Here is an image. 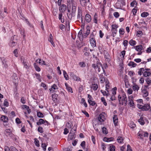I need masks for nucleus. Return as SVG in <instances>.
<instances>
[{"mask_svg":"<svg viewBox=\"0 0 151 151\" xmlns=\"http://www.w3.org/2000/svg\"><path fill=\"white\" fill-rule=\"evenodd\" d=\"M65 85L68 91L71 93H72L73 91L72 88L68 86V85L67 83H65Z\"/></svg>","mask_w":151,"mask_h":151,"instance_id":"aec40b11","label":"nucleus"},{"mask_svg":"<svg viewBox=\"0 0 151 151\" xmlns=\"http://www.w3.org/2000/svg\"><path fill=\"white\" fill-rule=\"evenodd\" d=\"M129 43L131 46H134L136 44V42L134 40H131L129 41Z\"/></svg>","mask_w":151,"mask_h":151,"instance_id":"cd10ccee","label":"nucleus"},{"mask_svg":"<svg viewBox=\"0 0 151 151\" xmlns=\"http://www.w3.org/2000/svg\"><path fill=\"white\" fill-rule=\"evenodd\" d=\"M103 73H102L101 74H100V79L101 83H103L105 80V78L103 76Z\"/></svg>","mask_w":151,"mask_h":151,"instance_id":"4468645a","label":"nucleus"},{"mask_svg":"<svg viewBox=\"0 0 151 151\" xmlns=\"http://www.w3.org/2000/svg\"><path fill=\"white\" fill-rule=\"evenodd\" d=\"M36 77L37 79H38L40 82L41 81V79L40 78V74H35Z\"/></svg>","mask_w":151,"mask_h":151,"instance_id":"6e6d98bb","label":"nucleus"},{"mask_svg":"<svg viewBox=\"0 0 151 151\" xmlns=\"http://www.w3.org/2000/svg\"><path fill=\"white\" fill-rule=\"evenodd\" d=\"M129 105L130 106L133 107L134 105V103L133 102V101L131 99V100L130 99H129Z\"/></svg>","mask_w":151,"mask_h":151,"instance_id":"473e14b6","label":"nucleus"},{"mask_svg":"<svg viewBox=\"0 0 151 151\" xmlns=\"http://www.w3.org/2000/svg\"><path fill=\"white\" fill-rule=\"evenodd\" d=\"M98 119L99 121L101 122H102L105 120V119L104 115L102 114H101L99 115Z\"/></svg>","mask_w":151,"mask_h":151,"instance_id":"0eeeda50","label":"nucleus"},{"mask_svg":"<svg viewBox=\"0 0 151 151\" xmlns=\"http://www.w3.org/2000/svg\"><path fill=\"white\" fill-rule=\"evenodd\" d=\"M52 88L54 90H57L58 89V88L56 85L55 84H54L52 86H51Z\"/></svg>","mask_w":151,"mask_h":151,"instance_id":"13d9d810","label":"nucleus"},{"mask_svg":"<svg viewBox=\"0 0 151 151\" xmlns=\"http://www.w3.org/2000/svg\"><path fill=\"white\" fill-rule=\"evenodd\" d=\"M109 24V22L108 21H105L103 23V25L105 27L106 29L108 28V25Z\"/></svg>","mask_w":151,"mask_h":151,"instance_id":"a878e982","label":"nucleus"},{"mask_svg":"<svg viewBox=\"0 0 151 151\" xmlns=\"http://www.w3.org/2000/svg\"><path fill=\"white\" fill-rule=\"evenodd\" d=\"M82 34V31L81 30L79 32L78 34V36L79 37V38H80L81 37H83V35Z\"/></svg>","mask_w":151,"mask_h":151,"instance_id":"5fc2aeb1","label":"nucleus"},{"mask_svg":"<svg viewBox=\"0 0 151 151\" xmlns=\"http://www.w3.org/2000/svg\"><path fill=\"white\" fill-rule=\"evenodd\" d=\"M113 139H114L112 137H110L109 138H107L105 137V139H106V141H107V142H109L111 141H112L113 140Z\"/></svg>","mask_w":151,"mask_h":151,"instance_id":"603ef678","label":"nucleus"},{"mask_svg":"<svg viewBox=\"0 0 151 151\" xmlns=\"http://www.w3.org/2000/svg\"><path fill=\"white\" fill-rule=\"evenodd\" d=\"M97 15L95 14L94 16V22L96 23H97Z\"/></svg>","mask_w":151,"mask_h":151,"instance_id":"a18cd8bd","label":"nucleus"},{"mask_svg":"<svg viewBox=\"0 0 151 151\" xmlns=\"http://www.w3.org/2000/svg\"><path fill=\"white\" fill-rule=\"evenodd\" d=\"M71 11L72 14L74 15L76 11V5L74 1H72L71 3Z\"/></svg>","mask_w":151,"mask_h":151,"instance_id":"7ed1b4c3","label":"nucleus"},{"mask_svg":"<svg viewBox=\"0 0 151 151\" xmlns=\"http://www.w3.org/2000/svg\"><path fill=\"white\" fill-rule=\"evenodd\" d=\"M101 92L102 93L104 96H106L107 97L109 95V94L108 92L107 93L106 91H104L102 90H101Z\"/></svg>","mask_w":151,"mask_h":151,"instance_id":"e433bc0d","label":"nucleus"},{"mask_svg":"<svg viewBox=\"0 0 151 151\" xmlns=\"http://www.w3.org/2000/svg\"><path fill=\"white\" fill-rule=\"evenodd\" d=\"M138 121L142 125H143L145 124V122L142 117H140V118L138 119Z\"/></svg>","mask_w":151,"mask_h":151,"instance_id":"7c9ffc66","label":"nucleus"},{"mask_svg":"<svg viewBox=\"0 0 151 151\" xmlns=\"http://www.w3.org/2000/svg\"><path fill=\"white\" fill-rule=\"evenodd\" d=\"M150 108V106L148 104L145 105L144 106H142V109L143 110L145 111H147Z\"/></svg>","mask_w":151,"mask_h":151,"instance_id":"a211bd4d","label":"nucleus"},{"mask_svg":"<svg viewBox=\"0 0 151 151\" xmlns=\"http://www.w3.org/2000/svg\"><path fill=\"white\" fill-rule=\"evenodd\" d=\"M138 136L140 138L142 139L143 138V136H144L143 133H138Z\"/></svg>","mask_w":151,"mask_h":151,"instance_id":"bf43d9fd","label":"nucleus"},{"mask_svg":"<svg viewBox=\"0 0 151 151\" xmlns=\"http://www.w3.org/2000/svg\"><path fill=\"white\" fill-rule=\"evenodd\" d=\"M118 98L119 103L120 105H123L125 104V106L127 105V99L125 93L123 94L121 96L119 95Z\"/></svg>","mask_w":151,"mask_h":151,"instance_id":"f03ea898","label":"nucleus"},{"mask_svg":"<svg viewBox=\"0 0 151 151\" xmlns=\"http://www.w3.org/2000/svg\"><path fill=\"white\" fill-rule=\"evenodd\" d=\"M34 65L35 68V69H36V70L38 72H39L40 71V68L39 67H38L37 66L36 63H34Z\"/></svg>","mask_w":151,"mask_h":151,"instance_id":"58836bf2","label":"nucleus"},{"mask_svg":"<svg viewBox=\"0 0 151 151\" xmlns=\"http://www.w3.org/2000/svg\"><path fill=\"white\" fill-rule=\"evenodd\" d=\"M88 102L89 104L92 106H94L96 104V103L94 101H92L91 100L88 99Z\"/></svg>","mask_w":151,"mask_h":151,"instance_id":"f704fd0d","label":"nucleus"},{"mask_svg":"<svg viewBox=\"0 0 151 151\" xmlns=\"http://www.w3.org/2000/svg\"><path fill=\"white\" fill-rule=\"evenodd\" d=\"M1 120L4 122H7L8 120V118L5 116H1Z\"/></svg>","mask_w":151,"mask_h":151,"instance_id":"f8f14e48","label":"nucleus"},{"mask_svg":"<svg viewBox=\"0 0 151 151\" xmlns=\"http://www.w3.org/2000/svg\"><path fill=\"white\" fill-rule=\"evenodd\" d=\"M149 15L148 13L147 12H143L141 14V16L143 17H146Z\"/></svg>","mask_w":151,"mask_h":151,"instance_id":"2f4dec72","label":"nucleus"},{"mask_svg":"<svg viewBox=\"0 0 151 151\" xmlns=\"http://www.w3.org/2000/svg\"><path fill=\"white\" fill-rule=\"evenodd\" d=\"M129 66H132V67H134L137 65V64L134 62L131 61L129 62L128 64Z\"/></svg>","mask_w":151,"mask_h":151,"instance_id":"393cba45","label":"nucleus"},{"mask_svg":"<svg viewBox=\"0 0 151 151\" xmlns=\"http://www.w3.org/2000/svg\"><path fill=\"white\" fill-rule=\"evenodd\" d=\"M151 75V73L147 71H144L143 73V75L145 77H148Z\"/></svg>","mask_w":151,"mask_h":151,"instance_id":"dca6fc26","label":"nucleus"},{"mask_svg":"<svg viewBox=\"0 0 151 151\" xmlns=\"http://www.w3.org/2000/svg\"><path fill=\"white\" fill-rule=\"evenodd\" d=\"M111 27H112V29H117L118 28V26L116 24H114L111 25Z\"/></svg>","mask_w":151,"mask_h":151,"instance_id":"0e129e2a","label":"nucleus"},{"mask_svg":"<svg viewBox=\"0 0 151 151\" xmlns=\"http://www.w3.org/2000/svg\"><path fill=\"white\" fill-rule=\"evenodd\" d=\"M82 112L87 117H89V114H88L85 111H82Z\"/></svg>","mask_w":151,"mask_h":151,"instance_id":"e2e57ef3","label":"nucleus"},{"mask_svg":"<svg viewBox=\"0 0 151 151\" xmlns=\"http://www.w3.org/2000/svg\"><path fill=\"white\" fill-rule=\"evenodd\" d=\"M63 75L64 76V77L65 78L66 80H68L69 79V78L68 77V75L67 74V73L66 71L65 70L63 71Z\"/></svg>","mask_w":151,"mask_h":151,"instance_id":"4c0bfd02","label":"nucleus"},{"mask_svg":"<svg viewBox=\"0 0 151 151\" xmlns=\"http://www.w3.org/2000/svg\"><path fill=\"white\" fill-rule=\"evenodd\" d=\"M45 123L44 120L42 119H40L39 120V122H37V124L38 125H40L42 124Z\"/></svg>","mask_w":151,"mask_h":151,"instance_id":"4be33fe9","label":"nucleus"},{"mask_svg":"<svg viewBox=\"0 0 151 151\" xmlns=\"http://www.w3.org/2000/svg\"><path fill=\"white\" fill-rule=\"evenodd\" d=\"M35 145L37 147L40 146L39 141L36 139H35Z\"/></svg>","mask_w":151,"mask_h":151,"instance_id":"09e8293b","label":"nucleus"},{"mask_svg":"<svg viewBox=\"0 0 151 151\" xmlns=\"http://www.w3.org/2000/svg\"><path fill=\"white\" fill-rule=\"evenodd\" d=\"M102 132L104 134H107L108 132L106 128L104 127H103L102 128Z\"/></svg>","mask_w":151,"mask_h":151,"instance_id":"79ce46f5","label":"nucleus"},{"mask_svg":"<svg viewBox=\"0 0 151 151\" xmlns=\"http://www.w3.org/2000/svg\"><path fill=\"white\" fill-rule=\"evenodd\" d=\"M96 34V32L95 31H93V32L91 33L90 36V38H94Z\"/></svg>","mask_w":151,"mask_h":151,"instance_id":"c9c22d12","label":"nucleus"},{"mask_svg":"<svg viewBox=\"0 0 151 151\" xmlns=\"http://www.w3.org/2000/svg\"><path fill=\"white\" fill-rule=\"evenodd\" d=\"M48 40L50 42H52L53 41V36L51 34H50V35L49 38L48 39Z\"/></svg>","mask_w":151,"mask_h":151,"instance_id":"49530a36","label":"nucleus"},{"mask_svg":"<svg viewBox=\"0 0 151 151\" xmlns=\"http://www.w3.org/2000/svg\"><path fill=\"white\" fill-rule=\"evenodd\" d=\"M119 32L120 35H123L124 32V29H120Z\"/></svg>","mask_w":151,"mask_h":151,"instance_id":"864d4df0","label":"nucleus"},{"mask_svg":"<svg viewBox=\"0 0 151 151\" xmlns=\"http://www.w3.org/2000/svg\"><path fill=\"white\" fill-rule=\"evenodd\" d=\"M145 71V69L143 68H141L139 69L138 72V74L139 76H141L142 73L143 74Z\"/></svg>","mask_w":151,"mask_h":151,"instance_id":"412c9836","label":"nucleus"},{"mask_svg":"<svg viewBox=\"0 0 151 151\" xmlns=\"http://www.w3.org/2000/svg\"><path fill=\"white\" fill-rule=\"evenodd\" d=\"M118 142L120 143H122L124 140V139L123 137H119L117 139Z\"/></svg>","mask_w":151,"mask_h":151,"instance_id":"72a5a7b5","label":"nucleus"},{"mask_svg":"<svg viewBox=\"0 0 151 151\" xmlns=\"http://www.w3.org/2000/svg\"><path fill=\"white\" fill-rule=\"evenodd\" d=\"M86 29L87 31L86 32V34L85 35H84V36H85V37H86L90 33V30L89 28V27H86Z\"/></svg>","mask_w":151,"mask_h":151,"instance_id":"a19ab883","label":"nucleus"},{"mask_svg":"<svg viewBox=\"0 0 151 151\" xmlns=\"http://www.w3.org/2000/svg\"><path fill=\"white\" fill-rule=\"evenodd\" d=\"M104 57L106 59H107L106 60L107 61V62H109L110 61V59H109L110 56L109 55L108 53H106Z\"/></svg>","mask_w":151,"mask_h":151,"instance_id":"ea45409f","label":"nucleus"},{"mask_svg":"<svg viewBox=\"0 0 151 151\" xmlns=\"http://www.w3.org/2000/svg\"><path fill=\"white\" fill-rule=\"evenodd\" d=\"M111 31L112 32V36L113 37H115L117 32V29H114L112 28L111 29Z\"/></svg>","mask_w":151,"mask_h":151,"instance_id":"b1692460","label":"nucleus"},{"mask_svg":"<svg viewBox=\"0 0 151 151\" xmlns=\"http://www.w3.org/2000/svg\"><path fill=\"white\" fill-rule=\"evenodd\" d=\"M114 15L116 18H118L119 16V13L117 12H115L114 13Z\"/></svg>","mask_w":151,"mask_h":151,"instance_id":"680f3d73","label":"nucleus"},{"mask_svg":"<svg viewBox=\"0 0 151 151\" xmlns=\"http://www.w3.org/2000/svg\"><path fill=\"white\" fill-rule=\"evenodd\" d=\"M37 115L38 117L39 118H43L44 115L40 111H37Z\"/></svg>","mask_w":151,"mask_h":151,"instance_id":"c85d7f7f","label":"nucleus"},{"mask_svg":"<svg viewBox=\"0 0 151 151\" xmlns=\"http://www.w3.org/2000/svg\"><path fill=\"white\" fill-rule=\"evenodd\" d=\"M132 88L134 91L136 90L137 91L139 89V87L137 84L135 83H134L133 84Z\"/></svg>","mask_w":151,"mask_h":151,"instance_id":"f3484780","label":"nucleus"},{"mask_svg":"<svg viewBox=\"0 0 151 151\" xmlns=\"http://www.w3.org/2000/svg\"><path fill=\"white\" fill-rule=\"evenodd\" d=\"M36 62L37 63H39L41 65H46L45 63V62L44 61L42 60L41 59H39L38 60H36Z\"/></svg>","mask_w":151,"mask_h":151,"instance_id":"6ab92c4d","label":"nucleus"},{"mask_svg":"<svg viewBox=\"0 0 151 151\" xmlns=\"http://www.w3.org/2000/svg\"><path fill=\"white\" fill-rule=\"evenodd\" d=\"M13 82L15 83H17L18 81V79L16 74H13Z\"/></svg>","mask_w":151,"mask_h":151,"instance_id":"1a4fd4ad","label":"nucleus"},{"mask_svg":"<svg viewBox=\"0 0 151 151\" xmlns=\"http://www.w3.org/2000/svg\"><path fill=\"white\" fill-rule=\"evenodd\" d=\"M127 151H132V150L131 149V147L129 145H127Z\"/></svg>","mask_w":151,"mask_h":151,"instance_id":"774afa93","label":"nucleus"},{"mask_svg":"<svg viewBox=\"0 0 151 151\" xmlns=\"http://www.w3.org/2000/svg\"><path fill=\"white\" fill-rule=\"evenodd\" d=\"M143 96L145 97H147L148 95L147 91L145 89H143L142 91Z\"/></svg>","mask_w":151,"mask_h":151,"instance_id":"ddd939ff","label":"nucleus"},{"mask_svg":"<svg viewBox=\"0 0 151 151\" xmlns=\"http://www.w3.org/2000/svg\"><path fill=\"white\" fill-rule=\"evenodd\" d=\"M90 42L91 46L92 47H95L96 46V42L94 38H90Z\"/></svg>","mask_w":151,"mask_h":151,"instance_id":"39448f33","label":"nucleus"},{"mask_svg":"<svg viewBox=\"0 0 151 151\" xmlns=\"http://www.w3.org/2000/svg\"><path fill=\"white\" fill-rule=\"evenodd\" d=\"M85 19L87 22H89L91 20V16L89 14H87L85 16Z\"/></svg>","mask_w":151,"mask_h":151,"instance_id":"9d476101","label":"nucleus"},{"mask_svg":"<svg viewBox=\"0 0 151 151\" xmlns=\"http://www.w3.org/2000/svg\"><path fill=\"white\" fill-rule=\"evenodd\" d=\"M66 9V6L64 4H62L60 7V10L62 12H65Z\"/></svg>","mask_w":151,"mask_h":151,"instance_id":"9b49d317","label":"nucleus"},{"mask_svg":"<svg viewBox=\"0 0 151 151\" xmlns=\"http://www.w3.org/2000/svg\"><path fill=\"white\" fill-rule=\"evenodd\" d=\"M82 12L81 10L78 8V14L77 16V19H81L82 21Z\"/></svg>","mask_w":151,"mask_h":151,"instance_id":"20e7f679","label":"nucleus"},{"mask_svg":"<svg viewBox=\"0 0 151 151\" xmlns=\"http://www.w3.org/2000/svg\"><path fill=\"white\" fill-rule=\"evenodd\" d=\"M38 131L40 133H42L43 132L42 128L41 127H39L37 129Z\"/></svg>","mask_w":151,"mask_h":151,"instance_id":"3c124183","label":"nucleus"},{"mask_svg":"<svg viewBox=\"0 0 151 151\" xmlns=\"http://www.w3.org/2000/svg\"><path fill=\"white\" fill-rule=\"evenodd\" d=\"M110 151H115V147L114 145H112L110 147Z\"/></svg>","mask_w":151,"mask_h":151,"instance_id":"052dcab7","label":"nucleus"},{"mask_svg":"<svg viewBox=\"0 0 151 151\" xmlns=\"http://www.w3.org/2000/svg\"><path fill=\"white\" fill-rule=\"evenodd\" d=\"M117 90V88L116 87H115L113 88L112 89V93L113 94V95H114L116 93V90Z\"/></svg>","mask_w":151,"mask_h":151,"instance_id":"de8ad7c7","label":"nucleus"},{"mask_svg":"<svg viewBox=\"0 0 151 151\" xmlns=\"http://www.w3.org/2000/svg\"><path fill=\"white\" fill-rule=\"evenodd\" d=\"M79 65L81 67H85L86 66L85 63L83 62H81L80 63H79Z\"/></svg>","mask_w":151,"mask_h":151,"instance_id":"8fccbe9b","label":"nucleus"},{"mask_svg":"<svg viewBox=\"0 0 151 151\" xmlns=\"http://www.w3.org/2000/svg\"><path fill=\"white\" fill-rule=\"evenodd\" d=\"M113 121L115 126L117 125L118 122V118L116 115H114L113 118Z\"/></svg>","mask_w":151,"mask_h":151,"instance_id":"6e6552de","label":"nucleus"},{"mask_svg":"<svg viewBox=\"0 0 151 151\" xmlns=\"http://www.w3.org/2000/svg\"><path fill=\"white\" fill-rule=\"evenodd\" d=\"M72 77L73 79L75 80L76 81H79L80 80V78L79 77L75 75H73Z\"/></svg>","mask_w":151,"mask_h":151,"instance_id":"c756f323","label":"nucleus"},{"mask_svg":"<svg viewBox=\"0 0 151 151\" xmlns=\"http://www.w3.org/2000/svg\"><path fill=\"white\" fill-rule=\"evenodd\" d=\"M16 45V43L15 42H14L12 41L10 43H9V45L10 46L13 47L15 46Z\"/></svg>","mask_w":151,"mask_h":151,"instance_id":"c03bdc74","label":"nucleus"},{"mask_svg":"<svg viewBox=\"0 0 151 151\" xmlns=\"http://www.w3.org/2000/svg\"><path fill=\"white\" fill-rule=\"evenodd\" d=\"M81 146L83 148L85 147V142L84 141H83L82 142L81 144Z\"/></svg>","mask_w":151,"mask_h":151,"instance_id":"338daca9","label":"nucleus"},{"mask_svg":"<svg viewBox=\"0 0 151 151\" xmlns=\"http://www.w3.org/2000/svg\"><path fill=\"white\" fill-rule=\"evenodd\" d=\"M101 101L103 102V104L104 105L106 106L107 105V104L105 100L104 97H101Z\"/></svg>","mask_w":151,"mask_h":151,"instance_id":"37998d69","label":"nucleus"},{"mask_svg":"<svg viewBox=\"0 0 151 151\" xmlns=\"http://www.w3.org/2000/svg\"><path fill=\"white\" fill-rule=\"evenodd\" d=\"M4 105L6 106H8L9 105V103L6 99H5L4 104Z\"/></svg>","mask_w":151,"mask_h":151,"instance_id":"4d7b16f0","label":"nucleus"},{"mask_svg":"<svg viewBox=\"0 0 151 151\" xmlns=\"http://www.w3.org/2000/svg\"><path fill=\"white\" fill-rule=\"evenodd\" d=\"M80 3L81 5L83 6H85L86 5L87 2L86 0H79Z\"/></svg>","mask_w":151,"mask_h":151,"instance_id":"2eb2a0df","label":"nucleus"},{"mask_svg":"<svg viewBox=\"0 0 151 151\" xmlns=\"http://www.w3.org/2000/svg\"><path fill=\"white\" fill-rule=\"evenodd\" d=\"M98 86L97 84H93L92 86H91V88L93 89L94 90H96L98 88Z\"/></svg>","mask_w":151,"mask_h":151,"instance_id":"5701e85b","label":"nucleus"},{"mask_svg":"<svg viewBox=\"0 0 151 151\" xmlns=\"http://www.w3.org/2000/svg\"><path fill=\"white\" fill-rule=\"evenodd\" d=\"M41 86L43 87L45 90L47 89V88L46 85L43 83H41Z\"/></svg>","mask_w":151,"mask_h":151,"instance_id":"69168bd1","label":"nucleus"},{"mask_svg":"<svg viewBox=\"0 0 151 151\" xmlns=\"http://www.w3.org/2000/svg\"><path fill=\"white\" fill-rule=\"evenodd\" d=\"M132 48H135L136 50L139 52H140L143 49L142 46L141 45L134 46Z\"/></svg>","mask_w":151,"mask_h":151,"instance_id":"423d86ee","label":"nucleus"},{"mask_svg":"<svg viewBox=\"0 0 151 151\" xmlns=\"http://www.w3.org/2000/svg\"><path fill=\"white\" fill-rule=\"evenodd\" d=\"M129 126L130 128L133 129L135 127L136 125L133 122H131L129 123Z\"/></svg>","mask_w":151,"mask_h":151,"instance_id":"bb28decb","label":"nucleus"},{"mask_svg":"<svg viewBox=\"0 0 151 151\" xmlns=\"http://www.w3.org/2000/svg\"><path fill=\"white\" fill-rule=\"evenodd\" d=\"M92 67L96 71L97 70L98 72H100L101 69L103 70V72L104 75H106V73L104 70V69L102 67L101 63L97 61V62L93 64L92 65Z\"/></svg>","mask_w":151,"mask_h":151,"instance_id":"f257e3e1","label":"nucleus"}]
</instances>
